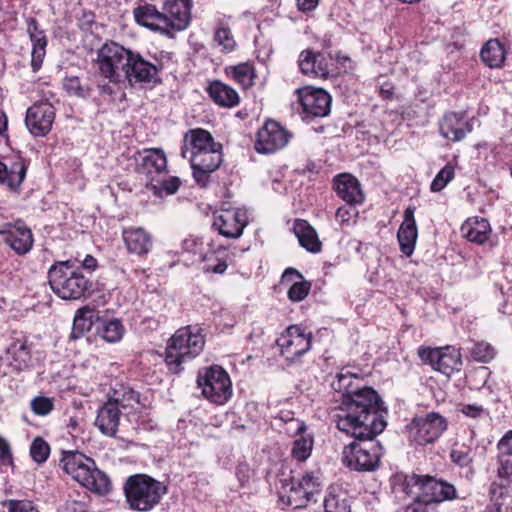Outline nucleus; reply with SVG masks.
<instances>
[{
	"label": "nucleus",
	"instance_id": "f257e3e1",
	"mask_svg": "<svg viewBox=\"0 0 512 512\" xmlns=\"http://www.w3.org/2000/svg\"><path fill=\"white\" fill-rule=\"evenodd\" d=\"M387 408L372 391L354 394L337 415V428L354 437L344 446L342 462L358 472L374 471L383 455V447L375 438L387 425Z\"/></svg>",
	"mask_w": 512,
	"mask_h": 512
},
{
	"label": "nucleus",
	"instance_id": "f03ea898",
	"mask_svg": "<svg viewBox=\"0 0 512 512\" xmlns=\"http://www.w3.org/2000/svg\"><path fill=\"white\" fill-rule=\"evenodd\" d=\"M96 64L109 83L127 82L131 87L155 85L161 82L162 66L145 59L139 52L116 42H107L97 51Z\"/></svg>",
	"mask_w": 512,
	"mask_h": 512
},
{
	"label": "nucleus",
	"instance_id": "7ed1b4c3",
	"mask_svg": "<svg viewBox=\"0 0 512 512\" xmlns=\"http://www.w3.org/2000/svg\"><path fill=\"white\" fill-rule=\"evenodd\" d=\"M396 491H401L413 500L408 506L423 508L426 512L428 506L456 497L453 485L435 479L428 475L411 474L398 478Z\"/></svg>",
	"mask_w": 512,
	"mask_h": 512
},
{
	"label": "nucleus",
	"instance_id": "20e7f679",
	"mask_svg": "<svg viewBox=\"0 0 512 512\" xmlns=\"http://www.w3.org/2000/svg\"><path fill=\"white\" fill-rule=\"evenodd\" d=\"M77 259L55 262L48 270L52 291L64 300H79L85 297L91 283L82 274Z\"/></svg>",
	"mask_w": 512,
	"mask_h": 512
},
{
	"label": "nucleus",
	"instance_id": "39448f33",
	"mask_svg": "<svg viewBox=\"0 0 512 512\" xmlns=\"http://www.w3.org/2000/svg\"><path fill=\"white\" fill-rule=\"evenodd\" d=\"M205 345L204 336L199 329L186 326L178 329L169 339L166 347L165 362L169 370L178 373L182 364L197 357Z\"/></svg>",
	"mask_w": 512,
	"mask_h": 512
},
{
	"label": "nucleus",
	"instance_id": "423d86ee",
	"mask_svg": "<svg viewBox=\"0 0 512 512\" xmlns=\"http://www.w3.org/2000/svg\"><path fill=\"white\" fill-rule=\"evenodd\" d=\"M124 492L130 509L147 512L160 502L167 487L146 474H136L128 477Z\"/></svg>",
	"mask_w": 512,
	"mask_h": 512
},
{
	"label": "nucleus",
	"instance_id": "0eeeda50",
	"mask_svg": "<svg viewBox=\"0 0 512 512\" xmlns=\"http://www.w3.org/2000/svg\"><path fill=\"white\" fill-rule=\"evenodd\" d=\"M61 465L67 474L87 489L99 494H105L110 490L109 477L95 467V462L91 458L78 452H67L61 459Z\"/></svg>",
	"mask_w": 512,
	"mask_h": 512
},
{
	"label": "nucleus",
	"instance_id": "6e6552de",
	"mask_svg": "<svg viewBox=\"0 0 512 512\" xmlns=\"http://www.w3.org/2000/svg\"><path fill=\"white\" fill-rule=\"evenodd\" d=\"M197 384L204 398L216 405H224L233 394L229 374L218 365L200 369L197 375Z\"/></svg>",
	"mask_w": 512,
	"mask_h": 512
},
{
	"label": "nucleus",
	"instance_id": "1a4fd4ad",
	"mask_svg": "<svg viewBox=\"0 0 512 512\" xmlns=\"http://www.w3.org/2000/svg\"><path fill=\"white\" fill-rule=\"evenodd\" d=\"M447 429L446 419L436 412L415 417L409 425V439L418 445L436 441Z\"/></svg>",
	"mask_w": 512,
	"mask_h": 512
},
{
	"label": "nucleus",
	"instance_id": "9d476101",
	"mask_svg": "<svg viewBox=\"0 0 512 512\" xmlns=\"http://www.w3.org/2000/svg\"><path fill=\"white\" fill-rule=\"evenodd\" d=\"M311 343V332H306L298 325L288 327L285 333L277 339L282 356L290 362L298 360L307 353L311 348Z\"/></svg>",
	"mask_w": 512,
	"mask_h": 512
},
{
	"label": "nucleus",
	"instance_id": "9b49d317",
	"mask_svg": "<svg viewBox=\"0 0 512 512\" xmlns=\"http://www.w3.org/2000/svg\"><path fill=\"white\" fill-rule=\"evenodd\" d=\"M418 356L424 363L430 364L434 370L446 376L459 371L462 365L459 352L451 347H420Z\"/></svg>",
	"mask_w": 512,
	"mask_h": 512
},
{
	"label": "nucleus",
	"instance_id": "f8f14e48",
	"mask_svg": "<svg viewBox=\"0 0 512 512\" xmlns=\"http://www.w3.org/2000/svg\"><path fill=\"white\" fill-rule=\"evenodd\" d=\"M192 0H169L163 11V34L173 37L177 32L186 29L190 23Z\"/></svg>",
	"mask_w": 512,
	"mask_h": 512
},
{
	"label": "nucleus",
	"instance_id": "ddd939ff",
	"mask_svg": "<svg viewBox=\"0 0 512 512\" xmlns=\"http://www.w3.org/2000/svg\"><path fill=\"white\" fill-rule=\"evenodd\" d=\"M291 136V133L278 122L269 120L257 133L255 149L262 154L274 153L283 149Z\"/></svg>",
	"mask_w": 512,
	"mask_h": 512
},
{
	"label": "nucleus",
	"instance_id": "4468645a",
	"mask_svg": "<svg viewBox=\"0 0 512 512\" xmlns=\"http://www.w3.org/2000/svg\"><path fill=\"white\" fill-rule=\"evenodd\" d=\"M55 120V108L49 102H37L27 109L25 124L35 137L46 136Z\"/></svg>",
	"mask_w": 512,
	"mask_h": 512
},
{
	"label": "nucleus",
	"instance_id": "2eb2a0df",
	"mask_svg": "<svg viewBox=\"0 0 512 512\" xmlns=\"http://www.w3.org/2000/svg\"><path fill=\"white\" fill-rule=\"evenodd\" d=\"M303 112L311 117H325L330 113L332 98L322 88L304 87L297 90Z\"/></svg>",
	"mask_w": 512,
	"mask_h": 512
},
{
	"label": "nucleus",
	"instance_id": "dca6fc26",
	"mask_svg": "<svg viewBox=\"0 0 512 512\" xmlns=\"http://www.w3.org/2000/svg\"><path fill=\"white\" fill-rule=\"evenodd\" d=\"M221 146L190 156L193 177L198 185L206 187L210 174L216 171L222 163Z\"/></svg>",
	"mask_w": 512,
	"mask_h": 512
},
{
	"label": "nucleus",
	"instance_id": "f3484780",
	"mask_svg": "<svg viewBox=\"0 0 512 512\" xmlns=\"http://www.w3.org/2000/svg\"><path fill=\"white\" fill-rule=\"evenodd\" d=\"M0 236L17 255L27 254L33 247V235L22 221L5 223L0 228Z\"/></svg>",
	"mask_w": 512,
	"mask_h": 512
},
{
	"label": "nucleus",
	"instance_id": "a211bd4d",
	"mask_svg": "<svg viewBox=\"0 0 512 512\" xmlns=\"http://www.w3.org/2000/svg\"><path fill=\"white\" fill-rule=\"evenodd\" d=\"M247 224V212L241 208H231L215 215L212 226L224 237L239 238Z\"/></svg>",
	"mask_w": 512,
	"mask_h": 512
},
{
	"label": "nucleus",
	"instance_id": "6ab92c4d",
	"mask_svg": "<svg viewBox=\"0 0 512 512\" xmlns=\"http://www.w3.org/2000/svg\"><path fill=\"white\" fill-rule=\"evenodd\" d=\"M332 58L330 54L303 50L298 58L300 71L309 77L326 79L330 73Z\"/></svg>",
	"mask_w": 512,
	"mask_h": 512
},
{
	"label": "nucleus",
	"instance_id": "aec40b11",
	"mask_svg": "<svg viewBox=\"0 0 512 512\" xmlns=\"http://www.w3.org/2000/svg\"><path fill=\"white\" fill-rule=\"evenodd\" d=\"M439 131L445 139L458 142L472 131V125L463 114L448 112L439 122Z\"/></svg>",
	"mask_w": 512,
	"mask_h": 512
},
{
	"label": "nucleus",
	"instance_id": "412c9836",
	"mask_svg": "<svg viewBox=\"0 0 512 512\" xmlns=\"http://www.w3.org/2000/svg\"><path fill=\"white\" fill-rule=\"evenodd\" d=\"M414 213L415 207L413 206H408L405 209L404 220L397 232V239L399 242L400 250L407 257L413 254L418 237V230L414 218Z\"/></svg>",
	"mask_w": 512,
	"mask_h": 512
},
{
	"label": "nucleus",
	"instance_id": "4be33fe9",
	"mask_svg": "<svg viewBox=\"0 0 512 512\" xmlns=\"http://www.w3.org/2000/svg\"><path fill=\"white\" fill-rule=\"evenodd\" d=\"M334 189L337 195L349 205L361 204L364 201V194L361 184L356 177L343 173L337 175L333 180Z\"/></svg>",
	"mask_w": 512,
	"mask_h": 512
},
{
	"label": "nucleus",
	"instance_id": "5701e85b",
	"mask_svg": "<svg viewBox=\"0 0 512 512\" xmlns=\"http://www.w3.org/2000/svg\"><path fill=\"white\" fill-rule=\"evenodd\" d=\"M122 236L129 253L144 256L152 250L153 237L142 227L125 228Z\"/></svg>",
	"mask_w": 512,
	"mask_h": 512
},
{
	"label": "nucleus",
	"instance_id": "b1692460",
	"mask_svg": "<svg viewBox=\"0 0 512 512\" xmlns=\"http://www.w3.org/2000/svg\"><path fill=\"white\" fill-rule=\"evenodd\" d=\"M121 410L116 402L108 399L98 410L95 426L108 437H115L120 423Z\"/></svg>",
	"mask_w": 512,
	"mask_h": 512
},
{
	"label": "nucleus",
	"instance_id": "393cba45",
	"mask_svg": "<svg viewBox=\"0 0 512 512\" xmlns=\"http://www.w3.org/2000/svg\"><path fill=\"white\" fill-rule=\"evenodd\" d=\"M167 159L161 149H149L141 155L140 162L137 164V171L144 174L149 179V183L155 181V175H161L166 172Z\"/></svg>",
	"mask_w": 512,
	"mask_h": 512
},
{
	"label": "nucleus",
	"instance_id": "a878e982",
	"mask_svg": "<svg viewBox=\"0 0 512 512\" xmlns=\"http://www.w3.org/2000/svg\"><path fill=\"white\" fill-rule=\"evenodd\" d=\"M219 146L214 142L211 134L201 128L189 130L184 136V146L181 149V154L184 158L187 153L194 156L198 153L210 150Z\"/></svg>",
	"mask_w": 512,
	"mask_h": 512
},
{
	"label": "nucleus",
	"instance_id": "bb28decb",
	"mask_svg": "<svg viewBox=\"0 0 512 512\" xmlns=\"http://www.w3.org/2000/svg\"><path fill=\"white\" fill-rule=\"evenodd\" d=\"M134 20L137 24L163 34V18L153 4L144 3L133 10Z\"/></svg>",
	"mask_w": 512,
	"mask_h": 512
},
{
	"label": "nucleus",
	"instance_id": "cd10ccee",
	"mask_svg": "<svg viewBox=\"0 0 512 512\" xmlns=\"http://www.w3.org/2000/svg\"><path fill=\"white\" fill-rule=\"evenodd\" d=\"M27 166L20 158L6 164L0 161V183L17 190L25 179Z\"/></svg>",
	"mask_w": 512,
	"mask_h": 512
},
{
	"label": "nucleus",
	"instance_id": "c85d7f7f",
	"mask_svg": "<svg viewBox=\"0 0 512 512\" xmlns=\"http://www.w3.org/2000/svg\"><path fill=\"white\" fill-rule=\"evenodd\" d=\"M281 283L291 285L288 290V298L293 302L305 299L311 288V284L304 280L302 274L293 268H287L284 271Z\"/></svg>",
	"mask_w": 512,
	"mask_h": 512
},
{
	"label": "nucleus",
	"instance_id": "c756f323",
	"mask_svg": "<svg viewBox=\"0 0 512 512\" xmlns=\"http://www.w3.org/2000/svg\"><path fill=\"white\" fill-rule=\"evenodd\" d=\"M491 231L488 220L479 217L469 218L461 226L463 236L468 241L479 245L488 240Z\"/></svg>",
	"mask_w": 512,
	"mask_h": 512
},
{
	"label": "nucleus",
	"instance_id": "7c9ffc66",
	"mask_svg": "<svg viewBox=\"0 0 512 512\" xmlns=\"http://www.w3.org/2000/svg\"><path fill=\"white\" fill-rule=\"evenodd\" d=\"M293 232L299 244L308 252L319 253L321 251L322 243L318 238L317 232L306 220H295Z\"/></svg>",
	"mask_w": 512,
	"mask_h": 512
},
{
	"label": "nucleus",
	"instance_id": "2f4dec72",
	"mask_svg": "<svg viewBox=\"0 0 512 512\" xmlns=\"http://www.w3.org/2000/svg\"><path fill=\"white\" fill-rule=\"evenodd\" d=\"M207 93L219 106L231 108L239 104L240 97L237 91L219 80L208 85Z\"/></svg>",
	"mask_w": 512,
	"mask_h": 512
},
{
	"label": "nucleus",
	"instance_id": "473e14b6",
	"mask_svg": "<svg viewBox=\"0 0 512 512\" xmlns=\"http://www.w3.org/2000/svg\"><path fill=\"white\" fill-rule=\"evenodd\" d=\"M354 379H357L353 374H351L349 371H341L338 373L335 377V379L332 382V387L334 390L341 392L343 394V400L340 405V412L339 414H342L344 404L346 401H348L351 396L358 393H363L364 391H372L376 395H379L374 389L370 387H363L361 389H352V382Z\"/></svg>",
	"mask_w": 512,
	"mask_h": 512
},
{
	"label": "nucleus",
	"instance_id": "72a5a7b5",
	"mask_svg": "<svg viewBox=\"0 0 512 512\" xmlns=\"http://www.w3.org/2000/svg\"><path fill=\"white\" fill-rule=\"evenodd\" d=\"M480 56L489 68H500L506 59V51L499 40L491 39L482 47Z\"/></svg>",
	"mask_w": 512,
	"mask_h": 512
},
{
	"label": "nucleus",
	"instance_id": "f704fd0d",
	"mask_svg": "<svg viewBox=\"0 0 512 512\" xmlns=\"http://www.w3.org/2000/svg\"><path fill=\"white\" fill-rule=\"evenodd\" d=\"M10 365L16 370H24L31 360L30 348L25 340L17 339L7 348Z\"/></svg>",
	"mask_w": 512,
	"mask_h": 512
},
{
	"label": "nucleus",
	"instance_id": "c9c22d12",
	"mask_svg": "<svg viewBox=\"0 0 512 512\" xmlns=\"http://www.w3.org/2000/svg\"><path fill=\"white\" fill-rule=\"evenodd\" d=\"M498 475L500 477H509L512 475V430L498 443Z\"/></svg>",
	"mask_w": 512,
	"mask_h": 512
},
{
	"label": "nucleus",
	"instance_id": "e433bc0d",
	"mask_svg": "<svg viewBox=\"0 0 512 512\" xmlns=\"http://www.w3.org/2000/svg\"><path fill=\"white\" fill-rule=\"evenodd\" d=\"M476 447H473V441L472 439L469 441V444H456L451 452H450V459L451 461L461 467V468H467L468 473L472 474V462L474 459Z\"/></svg>",
	"mask_w": 512,
	"mask_h": 512
},
{
	"label": "nucleus",
	"instance_id": "4c0bfd02",
	"mask_svg": "<svg viewBox=\"0 0 512 512\" xmlns=\"http://www.w3.org/2000/svg\"><path fill=\"white\" fill-rule=\"evenodd\" d=\"M228 252L221 248L217 251H211L204 256L203 271L206 273L223 274L227 267Z\"/></svg>",
	"mask_w": 512,
	"mask_h": 512
},
{
	"label": "nucleus",
	"instance_id": "58836bf2",
	"mask_svg": "<svg viewBox=\"0 0 512 512\" xmlns=\"http://www.w3.org/2000/svg\"><path fill=\"white\" fill-rule=\"evenodd\" d=\"M91 310L86 308L78 309L75 313L70 338L79 339L92 327Z\"/></svg>",
	"mask_w": 512,
	"mask_h": 512
},
{
	"label": "nucleus",
	"instance_id": "ea45409f",
	"mask_svg": "<svg viewBox=\"0 0 512 512\" xmlns=\"http://www.w3.org/2000/svg\"><path fill=\"white\" fill-rule=\"evenodd\" d=\"M314 439L310 434H301L298 436L292 446V457L300 462L307 460L312 452Z\"/></svg>",
	"mask_w": 512,
	"mask_h": 512
},
{
	"label": "nucleus",
	"instance_id": "a19ab883",
	"mask_svg": "<svg viewBox=\"0 0 512 512\" xmlns=\"http://www.w3.org/2000/svg\"><path fill=\"white\" fill-rule=\"evenodd\" d=\"M299 488V482H297L296 484L293 483L290 488V494L287 496L281 494L279 496V501L285 506H293L294 508L304 507L310 501L316 502V499H313L309 495H306L303 492L298 491Z\"/></svg>",
	"mask_w": 512,
	"mask_h": 512
},
{
	"label": "nucleus",
	"instance_id": "79ce46f5",
	"mask_svg": "<svg viewBox=\"0 0 512 512\" xmlns=\"http://www.w3.org/2000/svg\"><path fill=\"white\" fill-rule=\"evenodd\" d=\"M231 77L243 88L252 86L255 77L254 69L247 63H242L230 68Z\"/></svg>",
	"mask_w": 512,
	"mask_h": 512
},
{
	"label": "nucleus",
	"instance_id": "37998d69",
	"mask_svg": "<svg viewBox=\"0 0 512 512\" xmlns=\"http://www.w3.org/2000/svg\"><path fill=\"white\" fill-rule=\"evenodd\" d=\"M470 352L472 358L481 363L490 362L496 355L495 348L485 341L474 342Z\"/></svg>",
	"mask_w": 512,
	"mask_h": 512
},
{
	"label": "nucleus",
	"instance_id": "c03bdc74",
	"mask_svg": "<svg viewBox=\"0 0 512 512\" xmlns=\"http://www.w3.org/2000/svg\"><path fill=\"white\" fill-rule=\"evenodd\" d=\"M180 184V179L172 176L164 180H156V182L147 183V186L153 190L154 194L162 196L163 192H165L166 195L176 193Z\"/></svg>",
	"mask_w": 512,
	"mask_h": 512
},
{
	"label": "nucleus",
	"instance_id": "a18cd8bd",
	"mask_svg": "<svg viewBox=\"0 0 512 512\" xmlns=\"http://www.w3.org/2000/svg\"><path fill=\"white\" fill-rule=\"evenodd\" d=\"M123 333L124 327L122 323L118 319H113L104 323L101 336L105 341L115 343L121 340Z\"/></svg>",
	"mask_w": 512,
	"mask_h": 512
},
{
	"label": "nucleus",
	"instance_id": "49530a36",
	"mask_svg": "<svg viewBox=\"0 0 512 512\" xmlns=\"http://www.w3.org/2000/svg\"><path fill=\"white\" fill-rule=\"evenodd\" d=\"M30 455L38 464L46 462L50 455L49 444L41 437H36L30 445Z\"/></svg>",
	"mask_w": 512,
	"mask_h": 512
},
{
	"label": "nucleus",
	"instance_id": "de8ad7c7",
	"mask_svg": "<svg viewBox=\"0 0 512 512\" xmlns=\"http://www.w3.org/2000/svg\"><path fill=\"white\" fill-rule=\"evenodd\" d=\"M47 39L41 37L32 42L31 67L34 72L38 71L43 63L46 54Z\"/></svg>",
	"mask_w": 512,
	"mask_h": 512
},
{
	"label": "nucleus",
	"instance_id": "09e8293b",
	"mask_svg": "<svg viewBox=\"0 0 512 512\" xmlns=\"http://www.w3.org/2000/svg\"><path fill=\"white\" fill-rule=\"evenodd\" d=\"M111 401L116 402L119 409L133 408L135 404L139 403V394L133 389H124L120 395L119 392H115L113 397L109 398Z\"/></svg>",
	"mask_w": 512,
	"mask_h": 512
},
{
	"label": "nucleus",
	"instance_id": "8fccbe9b",
	"mask_svg": "<svg viewBox=\"0 0 512 512\" xmlns=\"http://www.w3.org/2000/svg\"><path fill=\"white\" fill-rule=\"evenodd\" d=\"M300 483V488L298 491L303 492L306 495H309L314 499V496L321 491V482L318 477L313 474H305L298 481Z\"/></svg>",
	"mask_w": 512,
	"mask_h": 512
},
{
	"label": "nucleus",
	"instance_id": "3c124183",
	"mask_svg": "<svg viewBox=\"0 0 512 512\" xmlns=\"http://www.w3.org/2000/svg\"><path fill=\"white\" fill-rule=\"evenodd\" d=\"M454 177V168L450 164H446L435 176L431 183V191H441Z\"/></svg>",
	"mask_w": 512,
	"mask_h": 512
},
{
	"label": "nucleus",
	"instance_id": "603ef678",
	"mask_svg": "<svg viewBox=\"0 0 512 512\" xmlns=\"http://www.w3.org/2000/svg\"><path fill=\"white\" fill-rule=\"evenodd\" d=\"M32 412L38 416H46L54 409V401L50 397L36 396L30 402Z\"/></svg>",
	"mask_w": 512,
	"mask_h": 512
},
{
	"label": "nucleus",
	"instance_id": "864d4df0",
	"mask_svg": "<svg viewBox=\"0 0 512 512\" xmlns=\"http://www.w3.org/2000/svg\"><path fill=\"white\" fill-rule=\"evenodd\" d=\"M214 40L226 52L233 51L236 45L230 29L225 27L216 30Z\"/></svg>",
	"mask_w": 512,
	"mask_h": 512
},
{
	"label": "nucleus",
	"instance_id": "5fc2aeb1",
	"mask_svg": "<svg viewBox=\"0 0 512 512\" xmlns=\"http://www.w3.org/2000/svg\"><path fill=\"white\" fill-rule=\"evenodd\" d=\"M324 512H350V507L346 499L330 493L324 499Z\"/></svg>",
	"mask_w": 512,
	"mask_h": 512
},
{
	"label": "nucleus",
	"instance_id": "6e6d98bb",
	"mask_svg": "<svg viewBox=\"0 0 512 512\" xmlns=\"http://www.w3.org/2000/svg\"><path fill=\"white\" fill-rule=\"evenodd\" d=\"M6 505L8 512H40L30 501L9 500Z\"/></svg>",
	"mask_w": 512,
	"mask_h": 512
},
{
	"label": "nucleus",
	"instance_id": "4d7b16f0",
	"mask_svg": "<svg viewBox=\"0 0 512 512\" xmlns=\"http://www.w3.org/2000/svg\"><path fill=\"white\" fill-rule=\"evenodd\" d=\"M281 419L286 424V432L288 434L292 436H300L301 434H305L306 425L300 419H296L293 417L287 419L281 417Z\"/></svg>",
	"mask_w": 512,
	"mask_h": 512
},
{
	"label": "nucleus",
	"instance_id": "13d9d810",
	"mask_svg": "<svg viewBox=\"0 0 512 512\" xmlns=\"http://www.w3.org/2000/svg\"><path fill=\"white\" fill-rule=\"evenodd\" d=\"M12 464V455L9 444L0 437V465L8 466Z\"/></svg>",
	"mask_w": 512,
	"mask_h": 512
},
{
	"label": "nucleus",
	"instance_id": "bf43d9fd",
	"mask_svg": "<svg viewBox=\"0 0 512 512\" xmlns=\"http://www.w3.org/2000/svg\"><path fill=\"white\" fill-rule=\"evenodd\" d=\"M27 32L29 34L31 42H35V39L46 37L44 32L39 30L38 22L35 18H29L27 21Z\"/></svg>",
	"mask_w": 512,
	"mask_h": 512
},
{
	"label": "nucleus",
	"instance_id": "052dcab7",
	"mask_svg": "<svg viewBox=\"0 0 512 512\" xmlns=\"http://www.w3.org/2000/svg\"><path fill=\"white\" fill-rule=\"evenodd\" d=\"M461 411L464 415L471 418H479L485 413L483 406L477 404L464 405Z\"/></svg>",
	"mask_w": 512,
	"mask_h": 512
},
{
	"label": "nucleus",
	"instance_id": "680f3d73",
	"mask_svg": "<svg viewBox=\"0 0 512 512\" xmlns=\"http://www.w3.org/2000/svg\"><path fill=\"white\" fill-rule=\"evenodd\" d=\"M356 214L357 211L354 208L342 206L337 209L335 217L341 223H346Z\"/></svg>",
	"mask_w": 512,
	"mask_h": 512
},
{
	"label": "nucleus",
	"instance_id": "e2e57ef3",
	"mask_svg": "<svg viewBox=\"0 0 512 512\" xmlns=\"http://www.w3.org/2000/svg\"><path fill=\"white\" fill-rule=\"evenodd\" d=\"M319 0H297V7L303 12L314 10L318 5Z\"/></svg>",
	"mask_w": 512,
	"mask_h": 512
},
{
	"label": "nucleus",
	"instance_id": "0e129e2a",
	"mask_svg": "<svg viewBox=\"0 0 512 512\" xmlns=\"http://www.w3.org/2000/svg\"><path fill=\"white\" fill-rule=\"evenodd\" d=\"M97 266V260L92 255H86L81 261V267L89 271H94Z\"/></svg>",
	"mask_w": 512,
	"mask_h": 512
},
{
	"label": "nucleus",
	"instance_id": "69168bd1",
	"mask_svg": "<svg viewBox=\"0 0 512 512\" xmlns=\"http://www.w3.org/2000/svg\"><path fill=\"white\" fill-rule=\"evenodd\" d=\"M65 85L69 91H73L76 95H80L82 89L78 78L68 79Z\"/></svg>",
	"mask_w": 512,
	"mask_h": 512
},
{
	"label": "nucleus",
	"instance_id": "338daca9",
	"mask_svg": "<svg viewBox=\"0 0 512 512\" xmlns=\"http://www.w3.org/2000/svg\"><path fill=\"white\" fill-rule=\"evenodd\" d=\"M196 244H197L196 239L186 238L182 241V249L187 252L193 251Z\"/></svg>",
	"mask_w": 512,
	"mask_h": 512
},
{
	"label": "nucleus",
	"instance_id": "774afa93",
	"mask_svg": "<svg viewBox=\"0 0 512 512\" xmlns=\"http://www.w3.org/2000/svg\"><path fill=\"white\" fill-rule=\"evenodd\" d=\"M67 509H70L73 512H86L84 505L77 502H73L71 505H68Z\"/></svg>",
	"mask_w": 512,
	"mask_h": 512
}]
</instances>
